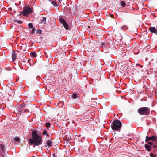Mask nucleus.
<instances>
[{
  "label": "nucleus",
  "mask_w": 157,
  "mask_h": 157,
  "mask_svg": "<svg viewBox=\"0 0 157 157\" xmlns=\"http://www.w3.org/2000/svg\"><path fill=\"white\" fill-rule=\"evenodd\" d=\"M42 138L38 134V132L37 130L32 131V138L29 139L30 144H34L36 146L42 144Z\"/></svg>",
  "instance_id": "1"
},
{
  "label": "nucleus",
  "mask_w": 157,
  "mask_h": 157,
  "mask_svg": "<svg viewBox=\"0 0 157 157\" xmlns=\"http://www.w3.org/2000/svg\"><path fill=\"white\" fill-rule=\"evenodd\" d=\"M53 157H56L55 156V154H53Z\"/></svg>",
  "instance_id": "33"
},
{
  "label": "nucleus",
  "mask_w": 157,
  "mask_h": 157,
  "mask_svg": "<svg viewBox=\"0 0 157 157\" xmlns=\"http://www.w3.org/2000/svg\"><path fill=\"white\" fill-rule=\"evenodd\" d=\"M59 21L60 22L63 24L66 22L65 20L62 18H61L60 19Z\"/></svg>",
  "instance_id": "17"
},
{
  "label": "nucleus",
  "mask_w": 157,
  "mask_h": 157,
  "mask_svg": "<svg viewBox=\"0 0 157 157\" xmlns=\"http://www.w3.org/2000/svg\"><path fill=\"white\" fill-rule=\"evenodd\" d=\"M93 33L96 36H99L100 34L101 30L99 28H97L96 29H93L92 30Z\"/></svg>",
  "instance_id": "7"
},
{
  "label": "nucleus",
  "mask_w": 157,
  "mask_h": 157,
  "mask_svg": "<svg viewBox=\"0 0 157 157\" xmlns=\"http://www.w3.org/2000/svg\"><path fill=\"white\" fill-rule=\"evenodd\" d=\"M112 129L113 130L120 131V128H112Z\"/></svg>",
  "instance_id": "27"
},
{
  "label": "nucleus",
  "mask_w": 157,
  "mask_h": 157,
  "mask_svg": "<svg viewBox=\"0 0 157 157\" xmlns=\"http://www.w3.org/2000/svg\"><path fill=\"white\" fill-rule=\"evenodd\" d=\"M52 0H49L50 1H51Z\"/></svg>",
  "instance_id": "38"
},
{
  "label": "nucleus",
  "mask_w": 157,
  "mask_h": 157,
  "mask_svg": "<svg viewBox=\"0 0 157 157\" xmlns=\"http://www.w3.org/2000/svg\"><path fill=\"white\" fill-rule=\"evenodd\" d=\"M153 147H155V148H157L156 146H155L154 145H153Z\"/></svg>",
  "instance_id": "32"
},
{
  "label": "nucleus",
  "mask_w": 157,
  "mask_h": 157,
  "mask_svg": "<svg viewBox=\"0 0 157 157\" xmlns=\"http://www.w3.org/2000/svg\"><path fill=\"white\" fill-rule=\"evenodd\" d=\"M149 30L150 31L151 33H155L157 30L155 27H150L149 28Z\"/></svg>",
  "instance_id": "9"
},
{
  "label": "nucleus",
  "mask_w": 157,
  "mask_h": 157,
  "mask_svg": "<svg viewBox=\"0 0 157 157\" xmlns=\"http://www.w3.org/2000/svg\"><path fill=\"white\" fill-rule=\"evenodd\" d=\"M126 3L124 1H122L121 2V6L123 7H124L125 6Z\"/></svg>",
  "instance_id": "23"
},
{
  "label": "nucleus",
  "mask_w": 157,
  "mask_h": 157,
  "mask_svg": "<svg viewBox=\"0 0 157 157\" xmlns=\"http://www.w3.org/2000/svg\"><path fill=\"white\" fill-rule=\"evenodd\" d=\"M42 134L43 135H46L47 136L48 135V134L47 133V132L46 130H44V132H43Z\"/></svg>",
  "instance_id": "26"
},
{
  "label": "nucleus",
  "mask_w": 157,
  "mask_h": 157,
  "mask_svg": "<svg viewBox=\"0 0 157 157\" xmlns=\"http://www.w3.org/2000/svg\"><path fill=\"white\" fill-rule=\"evenodd\" d=\"M11 77L12 78V79L13 78V75L12 74L11 75Z\"/></svg>",
  "instance_id": "34"
},
{
  "label": "nucleus",
  "mask_w": 157,
  "mask_h": 157,
  "mask_svg": "<svg viewBox=\"0 0 157 157\" xmlns=\"http://www.w3.org/2000/svg\"><path fill=\"white\" fill-rule=\"evenodd\" d=\"M104 128H106L105 126H104Z\"/></svg>",
  "instance_id": "39"
},
{
  "label": "nucleus",
  "mask_w": 157,
  "mask_h": 157,
  "mask_svg": "<svg viewBox=\"0 0 157 157\" xmlns=\"http://www.w3.org/2000/svg\"><path fill=\"white\" fill-rule=\"evenodd\" d=\"M157 139V136L152 135L150 137L147 136L146 137L145 141L147 142L149 140H152L153 141H155Z\"/></svg>",
  "instance_id": "6"
},
{
  "label": "nucleus",
  "mask_w": 157,
  "mask_h": 157,
  "mask_svg": "<svg viewBox=\"0 0 157 157\" xmlns=\"http://www.w3.org/2000/svg\"><path fill=\"white\" fill-rule=\"evenodd\" d=\"M46 17H44L43 18V19H41L40 23L41 24H46Z\"/></svg>",
  "instance_id": "12"
},
{
  "label": "nucleus",
  "mask_w": 157,
  "mask_h": 157,
  "mask_svg": "<svg viewBox=\"0 0 157 157\" xmlns=\"http://www.w3.org/2000/svg\"><path fill=\"white\" fill-rule=\"evenodd\" d=\"M14 21L15 22H17L19 24H21L22 23V22L21 21H18L17 20H14Z\"/></svg>",
  "instance_id": "24"
},
{
  "label": "nucleus",
  "mask_w": 157,
  "mask_h": 157,
  "mask_svg": "<svg viewBox=\"0 0 157 157\" xmlns=\"http://www.w3.org/2000/svg\"><path fill=\"white\" fill-rule=\"evenodd\" d=\"M155 34L156 35H157V30L156 31V32Z\"/></svg>",
  "instance_id": "35"
},
{
  "label": "nucleus",
  "mask_w": 157,
  "mask_h": 157,
  "mask_svg": "<svg viewBox=\"0 0 157 157\" xmlns=\"http://www.w3.org/2000/svg\"><path fill=\"white\" fill-rule=\"evenodd\" d=\"M45 126L47 128H48L50 127L51 124L49 122L46 123L45 124Z\"/></svg>",
  "instance_id": "18"
},
{
  "label": "nucleus",
  "mask_w": 157,
  "mask_h": 157,
  "mask_svg": "<svg viewBox=\"0 0 157 157\" xmlns=\"http://www.w3.org/2000/svg\"><path fill=\"white\" fill-rule=\"evenodd\" d=\"M151 145L148 144H145V148L147 149L148 151L150 152L151 151Z\"/></svg>",
  "instance_id": "10"
},
{
  "label": "nucleus",
  "mask_w": 157,
  "mask_h": 157,
  "mask_svg": "<svg viewBox=\"0 0 157 157\" xmlns=\"http://www.w3.org/2000/svg\"><path fill=\"white\" fill-rule=\"evenodd\" d=\"M33 8L29 7H24L23 9V11L21 13L20 15L21 14L24 16H27L29 14L32 13L33 11Z\"/></svg>",
  "instance_id": "4"
},
{
  "label": "nucleus",
  "mask_w": 157,
  "mask_h": 157,
  "mask_svg": "<svg viewBox=\"0 0 157 157\" xmlns=\"http://www.w3.org/2000/svg\"><path fill=\"white\" fill-rule=\"evenodd\" d=\"M58 1H59V2H60V0H58Z\"/></svg>",
  "instance_id": "36"
},
{
  "label": "nucleus",
  "mask_w": 157,
  "mask_h": 157,
  "mask_svg": "<svg viewBox=\"0 0 157 157\" xmlns=\"http://www.w3.org/2000/svg\"><path fill=\"white\" fill-rule=\"evenodd\" d=\"M28 26L29 28L32 29L33 28V25L31 23H29Z\"/></svg>",
  "instance_id": "20"
},
{
  "label": "nucleus",
  "mask_w": 157,
  "mask_h": 157,
  "mask_svg": "<svg viewBox=\"0 0 157 157\" xmlns=\"http://www.w3.org/2000/svg\"><path fill=\"white\" fill-rule=\"evenodd\" d=\"M138 112L140 115H148L150 114V109L147 107H142L138 109Z\"/></svg>",
  "instance_id": "2"
},
{
  "label": "nucleus",
  "mask_w": 157,
  "mask_h": 157,
  "mask_svg": "<svg viewBox=\"0 0 157 157\" xmlns=\"http://www.w3.org/2000/svg\"><path fill=\"white\" fill-rule=\"evenodd\" d=\"M112 126L111 128H121L122 124L119 120H117L113 122Z\"/></svg>",
  "instance_id": "5"
},
{
  "label": "nucleus",
  "mask_w": 157,
  "mask_h": 157,
  "mask_svg": "<svg viewBox=\"0 0 157 157\" xmlns=\"http://www.w3.org/2000/svg\"><path fill=\"white\" fill-rule=\"evenodd\" d=\"M72 97L73 98L75 99L77 98V95L75 94H72Z\"/></svg>",
  "instance_id": "21"
},
{
  "label": "nucleus",
  "mask_w": 157,
  "mask_h": 157,
  "mask_svg": "<svg viewBox=\"0 0 157 157\" xmlns=\"http://www.w3.org/2000/svg\"><path fill=\"white\" fill-rule=\"evenodd\" d=\"M150 156L152 157H154V155L152 153H151L150 154Z\"/></svg>",
  "instance_id": "30"
},
{
  "label": "nucleus",
  "mask_w": 157,
  "mask_h": 157,
  "mask_svg": "<svg viewBox=\"0 0 157 157\" xmlns=\"http://www.w3.org/2000/svg\"><path fill=\"white\" fill-rule=\"evenodd\" d=\"M42 31L41 30L38 29L37 30L36 33L39 34H41Z\"/></svg>",
  "instance_id": "25"
},
{
  "label": "nucleus",
  "mask_w": 157,
  "mask_h": 157,
  "mask_svg": "<svg viewBox=\"0 0 157 157\" xmlns=\"http://www.w3.org/2000/svg\"><path fill=\"white\" fill-rule=\"evenodd\" d=\"M141 67H142V66H141V65H139Z\"/></svg>",
  "instance_id": "37"
},
{
  "label": "nucleus",
  "mask_w": 157,
  "mask_h": 157,
  "mask_svg": "<svg viewBox=\"0 0 157 157\" xmlns=\"http://www.w3.org/2000/svg\"><path fill=\"white\" fill-rule=\"evenodd\" d=\"M12 60L13 61H14L16 59L17 55L14 51H13L12 53Z\"/></svg>",
  "instance_id": "8"
},
{
  "label": "nucleus",
  "mask_w": 157,
  "mask_h": 157,
  "mask_svg": "<svg viewBox=\"0 0 157 157\" xmlns=\"http://www.w3.org/2000/svg\"><path fill=\"white\" fill-rule=\"evenodd\" d=\"M125 26V25H124L123 26L121 27V29H122L124 28V27Z\"/></svg>",
  "instance_id": "31"
},
{
  "label": "nucleus",
  "mask_w": 157,
  "mask_h": 157,
  "mask_svg": "<svg viewBox=\"0 0 157 157\" xmlns=\"http://www.w3.org/2000/svg\"><path fill=\"white\" fill-rule=\"evenodd\" d=\"M51 3L53 5V6L55 7H58V4L56 3L55 1H52Z\"/></svg>",
  "instance_id": "15"
},
{
  "label": "nucleus",
  "mask_w": 157,
  "mask_h": 157,
  "mask_svg": "<svg viewBox=\"0 0 157 157\" xmlns=\"http://www.w3.org/2000/svg\"><path fill=\"white\" fill-rule=\"evenodd\" d=\"M30 55L32 57H35L37 56V54L35 52H32L30 53Z\"/></svg>",
  "instance_id": "16"
},
{
  "label": "nucleus",
  "mask_w": 157,
  "mask_h": 157,
  "mask_svg": "<svg viewBox=\"0 0 157 157\" xmlns=\"http://www.w3.org/2000/svg\"><path fill=\"white\" fill-rule=\"evenodd\" d=\"M13 140L15 141L18 142L20 140V139L17 137H16L13 139Z\"/></svg>",
  "instance_id": "19"
},
{
  "label": "nucleus",
  "mask_w": 157,
  "mask_h": 157,
  "mask_svg": "<svg viewBox=\"0 0 157 157\" xmlns=\"http://www.w3.org/2000/svg\"><path fill=\"white\" fill-rule=\"evenodd\" d=\"M108 44L107 43H103L102 44V46H101V47L102 48H105V46L107 45Z\"/></svg>",
  "instance_id": "22"
},
{
  "label": "nucleus",
  "mask_w": 157,
  "mask_h": 157,
  "mask_svg": "<svg viewBox=\"0 0 157 157\" xmlns=\"http://www.w3.org/2000/svg\"><path fill=\"white\" fill-rule=\"evenodd\" d=\"M147 144H148L151 145V146L152 145H153V143L152 142H149Z\"/></svg>",
  "instance_id": "29"
},
{
  "label": "nucleus",
  "mask_w": 157,
  "mask_h": 157,
  "mask_svg": "<svg viewBox=\"0 0 157 157\" xmlns=\"http://www.w3.org/2000/svg\"><path fill=\"white\" fill-rule=\"evenodd\" d=\"M31 32L33 33H35V28H33L32 29Z\"/></svg>",
  "instance_id": "28"
},
{
  "label": "nucleus",
  "mask_w": 157,
  "mask_h": 157,
  "mask_svg": "<svg viewBox=\"0 0 157 157\" xmlns=\"http://www.w3.org/2000/svg\"><path fill=\"white\" fill-rule=\"evenodd\" d=\"M64 27L66 29L68 30V26L67 23L66 22L63 24Z\"/></svg>",
  "instance_id": "14"
},
{
  "label": "nucleus",
  "mask_w": 157,
  "mask_h": 157,
  "mask_svg": "<svg viewBox=\"0 0 157 157\" xmlns=\"http://www.w3.org/2000/svg\"><path fill=\"white\" fill-rule=\"evenodd\" d=\"M26 107L27 108L24 110V112L26 111L29 112V109L31 110L32 106L30 103H23L19 105L18 107V110L19 112H21L22 110V109Z\"/></svg>",
  "instance_id": "3"
},
{
  "label": "nucleus",
  "mask_w": 157,
  "mask_h": 157,
  "mask_svg": "<svg viewBox=\"0 0 157 157\" xmlns=\"http://www.w3.org/2000/svg\"><path fill=\"white\" fill-rule=\"evenodd\" d=\"M46 144L49 147H50L52 146V143L50 141L48 140L46 142Z\"/></svg>",
  "instance_id": "13"
},
{
  "label": "nucleus",
  "mask_w": 157,
  "mask_h": 157,
  "mask_svg": "<svg viewBox=\"0 0 157 157\" xmlns=\"http://www.w3.org/2000/svg\"><path fill=\"white\" fill-rule=\"evenodd\" d=\"M0 148L1 149V151H2V152H3L5 151V147L4 145L3 144H1L0 145Z\"/></svg>",
  "instance_id": "11"
}]
</instances>
